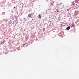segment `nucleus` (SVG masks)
Segmentation results:
<instances>
[{
	"label": "nucleus",
	"mask_w": 79,
	"mask_h": 79,
	"mask_svg": "<svg viewBox=\"0 0 79 79\" xmlns=\"http://www.w3.org/2000/svg\"><path fill=\"white\" fill-rule=\"evenodd\" d=\"M23 46V47H27V44H24Z\"/></svg>",
	"instance_id": "1"
},
{
	"label": "nucleus",
	"mask_w": 79,
	"mask_h": 79,
	"mask_svg": "<svg viewBox=\"0 0 79 79\" xmlns=\"http://www.w3.org/2000/svg\"><path fill=\"white\" fill-rule=\"evenodd\" d=\"M71 28V27L70 26H69L68 27L66 28V30H69Z\"/></svg>",
	"instance_id": "2"
},
{
	"label": "nucleus",
	"mask_w": 79,
	"mask_h": 79,
	"mask_svg": "<svg viewBox=\"0 0 79 79\" xmlns=\"http://www.w3.org/2000/svg\"><path fill=\"white\" fill-rule=\"evenodd\" d=\"M39 18H41L42 17H41V15H40V14H39Z\"/></svg>",
	"instance_id": "3"
},
{
	"label": "nucleus",
	"mask_w": 79,
	"mask_h": 79,
	"mask_svg": "<svg viewBox=\"0 0 79 79\" xmlns=\"http://www.w3.org/2000/svg\"><path fill=\"white\" fill-rule=\"evenodd\" d=\"M28 17H31V14H29L28 15Z\"/></svg>",
	"instance_id": "4"
},
{
	"label": "nucleus",
	"mask_w": 79,
	"mask_h": 79,
	"mask_svg": "<svg viewBox=\"0 0 79 79\" xmlns=\"http://www.w3.org/2000/svg\"><path fill=\"white\" fill-rule=\"evenodd\" d=\"M74 5V3L72 2V4L71 5V6H72V5Z\"/></svg>",
	"instance_id": "5"
},
{
	"label": "nucleus",
	"mask_w": 79,
	"mask_h": 79,
	"mask_svg": "<svg viewBox=\"0 0 79 79\" xmlns=\"http://www.w3.org/2000/svg\"><path fill=\"white\" fill-rule=\"evenodd\" d=\"M0 44H3V43L2 42H0Z\"/></svg>",
	"instance_id": "6"
},
{
	"label": "nucleus",
	"mask_w": 79,
	"mask_h": 79,
	"mask_svg": "<svg viewBox=\"0 0 79 79\" xmlns=\"http://www.w3.org/2000/svg\"><path fill=\"white\" fill-rule=\"evenodd\" d=\"M60 23H61V25H62V24H63V23H62V22H61Z\"/></svg>",
	"instance_id": "7"
},
{
	"label": "nucleus",
	"mask_w": 79,
	"mask_h": 79,
	"mask_svg": "<svg viewBox=\"0 0 79 79\" xmlns=\"http://www.w3.org/2000/svg\"><path fill=\"white\" fill-rule=\"evenodd\" d=\"M51 5H52V6H53V3H52Z\"/></svg>",
	"instance_id": "8"
},
{
	"label": "nucleus",
	"mask_w": 79,
	"mask_h": 79,
	"mask_svg": "<svg viewBox=\"0 0 79 79\" xmlns=\"http://www.w3.org/2000/svg\"><path fill=\"white\" fill-rule=\"evenodd\" d=\"M4 42H5V40H4L3 42V44H4Z\"/></svg>",
	"instance_id": "9"
},
{
	"label": "nucleus",
	"mask_w": 79,
	"mask_h": 79,
	"mask_svg": "<svg viewBox=\"0 0 79 79\" xmlns=\"http://www.w3.org/2000/svg\"><path fill=\"white\" fill-rule=\"evenodd\" d=\"M59 10H58V11H57V12H59Z\"/></svg>",
	"instance_id": "10"
},
{
	"label": "nucleus",
	"mask_w": 79,
	"mask_h": 79,
	"mask_svg": "<svg viewBox=\"0 0 79 79\" xmlns=\"http://www.w3.org/2000/svg\"><path fill=\"white\" fill-rule=\"evenodd\" d=\"M67 11H69V9H67Z\"/></svg>",
	"instance_id": "11"
},
{
	"label": "nucleus",
	"mask_w": 79,
	"mask_h": 79,
	"mask_svg": "<svg viewBox=\"0 0 79 79\" xmlns=\"http://www.w3.org/2000/svg\"><path fill=\"white\" fill-rule=\"evenodd\" d=\"M14 8H15V7H14Z\"/></svg>",
	"instance_id": "12"
},
{
	"label": "nucleus",
	"mask_w": 79,
	"mask_h": 79,
	"mask_svg": "<svg viewBox=\"0 0 79 79\" xmlns=\"http://www.w3.org/2000/svg\"><path fill=\"white\" fill-rule=\"evenodd\" d=\"M58 10V9H56V10Z\"/></svg>",
	"instance_id": "13"
},
{
	"label": "nucleus",
	"mask_w": 79,
	"mask_h": 79,
	"mask_svg": "<svg viewBox=\"0 0 79 79\" xmlns=\"http://www.w3.org/2000/svg\"><path fill=\"white\" fill-rule=\"evenodd\" d=\"M24 19H25V18H24Z\"/></svg>",
	"instance_id": "14"
}]
</instances>
